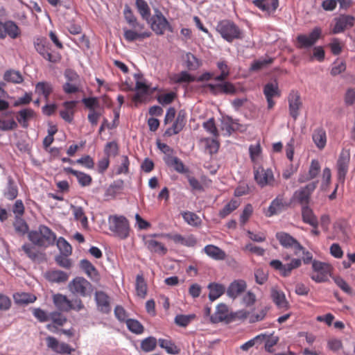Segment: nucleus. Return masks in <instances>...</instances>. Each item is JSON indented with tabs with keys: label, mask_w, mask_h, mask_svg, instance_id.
<instances>
[{
	"label": "nucleus",
	"mask_w": 355,
	"mask_h": 355,
	"mask_svg": "<svg viewBox=\"0 0 355 355\" xmlns=\"http://www.w3.org/2000/svg\"><path fill=\"white\" fill-rule=\"evenodd\" d=\"M273 62L272 58H261L252 62L250 66L251 71H258L266 67L268 64Z\"/></svg>",
	"instance_id": "e2e57ef3"
},
{
	"label": "nucleus",
	"mask_w": 355,
	"mask_h": 355,
	"mask_svg": "<svg viewBox=\"0 0 355 355\" xmlns=\"http://www.w3.org/2000/svg\"><path fill=\"white\" fill-rule=\"evenodd\" d=\"M216 66L220 71V74L214 78L216 81H223L230 75V67L225 60L217 62Z\"/></svg>",
	"instance_id": "09e8293b"
},
{
	"label": "nucleus",
	"mask_w": 355,
	"mask_h": 355,
	"mask_svg": "<svg viewBox=\"0 0 355 355\" xmlns=\"http://www.w3.org/2000/svg\"><path fill=\"white\" fill-rule=\"evenodd\" d=\"M125 323L128 329L132 333L141 334L144 332V327L138 320L135 319H128Z\"/></svg>",
	"instance_id": "5fc2aeb1"
},
{
	"label": "nucleus",
	"mask_w": 355,
	"mask_h": 355,
	"mask_svg": "<svg viewBox=\"0 0 355 355\" xmlns=\"http://www.w3.org/2000/svg\"><path fill=\"white\" fill-rule=\"evenodd\" d=\"M216 31L228 42L243 38V33L239 27L230 20H223L218 23Z\"/></svg>",
	"instance_id": "f03ea898"
},
{
	"label": "nucleus",
	"mask_w": 355,
	"mask_h": 355,
	"mask_svg": "<svg viewBox=\"0 0 355 355\" xmlns=\"http://www.w3.org/2000/svg\"><path fill=\"white\" fill-rule=\"evenodd\" d=\"M157 345V340L153 336H149L141 343V348L146 352H149L155 349Z\"/></svg>",
	"instance_id": "052dcab7"
},
{
	"label": "nucleus",
	"mask_w": 355,
	"mask_h": 355,
	"mask_svg": "<svg viewBox=\"0 0 355 355\" xmlns=\"http://www.w3.org/2000/svg\"><path fill=\"white\" fill-rule=\"evenodd\" d=\"M187 114L184 110L178 112L177 117L172 126L165 131V135L171 136L178 134L184 127L186 124Z\"/></svg>",
	"instance_id": "412c9836"
},
{
	"label": "nucleus",
	"mask_w": 355,
	"mask_h": 355,
	"mask_svg": "<svg viewBox=\"0 0 355 355\" xmlns=\"http://www.w3.org/2000/svg\"><path fill=\"white\" fill-rule=\"evenodd\" d=\"M36 51L45 60L55 63L59 60L58 55L51 53V45L46 38L39 37L34 40Z\"/></svg>",
	"instance_id": "7ed1b4c3"
},
{
	"label": "nucleus",
	"mask_w": 355,
	"mask_h": 355,
	"mask_svg": "<svg viewBox=\"0 0 355 355\" xmlns=\"http://www.w3.org/2000/svg\"><path fill=\"white\" fill-rule=\"evenodd\" d=\"M18 194V189L11 177L8 178V184L3 191V196L8 200H14Z\"/></svg>",
	"instance_id": "49530a36"
},
{
	"label": "nucleus",
	"mask_w": 355,
	"mask_h": 355,
	"mask_svg": "<svg viewBox=\"0 0 355 355\" xmlns=\"http://www.w3.org/2000/svg\"><path fill=\"white\" fill-rule=\"evenodd\" d=\"M322 36V29L316 26L309 35L300 34L296 37V47L309 49L313 46Z\"/></svg>",
	"instance_id": "423d86ee"
},
{
	"label": "nucleus",
	"mask_w": 355,
	"mask_h": 355,
	"mask_svg": "<svg viewBox=\"0 0 355 355\" xmlns=\"http://www.w3.org/2000/svg\"><path fill=\"white\" fill-rule=\"evenodd\" d=\"M17 126V123L14 119H0V130L2 131L12 130L16 129Z\"/></svg>",
	"instance_id": "69168bd1"
},
{
	"label": "nucleus",
	"mask_w": 355,
	"mask_h": 355,
	"mask_svg": "<svg viewBox=\"0 0 355 355\" xmlns=\"http://www.w3.org/2000/svg\"><path fill=\"white\" fill-rule=\"evenodd\" d=\"M53 90V85L50 82L41 81L35 85V93L42 95L46 101H48Z\"/></svg>",
	"instance_id": "58836bf2"
},
{
	"label": "nucleus",
	"mask_w": 355,
	"mask_h": 355,
	"mask_svg": "<svg viewBox=\"0 0 355 355\" xmlns=\"http://www.w3.org/2000/svg\"><path fill=\"white\" fill-rule=\"evenodd\" d=\"M271 297L273 302L279 309H288L289 305L284 293L276 288L271 289Z\"/></svg>",
	"instance_id": "bb28decb"
},
{
	"label": "nucleus",
	"mask_w": 355,
	"mask_h": 355,
	"mask_svg": "<svg viewBox=\"0 0 355 355\" xmlns=\"http://www.w3.org/2000/svg\"><path fill=\"white\" fill-rule=\"evenodd\" d=\"M302 265V259L298 258H293L288 263H282L277 259L272 260L270 266L274 269L278 270L282 277H286L291 275L294 269L298 268Z\"/></svg>",
	"instance_id": "1a4fd4ad"
},
{
	"label": "nucleus",
	"mask_w": 355,
	"mask_h": 355,
	"mask_svg": "<svg viewBox=\"0 0 355 355\" xmlns=\"http://www.w3.org/2000/svg\"><path fill=\"white\" fill-rule=\"evenodd\" d=\"M203 128L214 137H217L218 136V132L216 127L214 119L213 118L209 119L202 124Z\"/></svg>",
	"instance_id": "774afa93"
},
{
	"label": "nucleus",
	"mask_w": 355,
	"mask_h": 355,
	"mask_svg": "<svg viewBox=\"0 0 355 355\" xmlns=\"http://www.w3.org/2000/svg\"><path fill=\"white\" fill-rule=\"evenodd\" d=\"M239 204L235 200H230L225 207L219 211V216L222 218H225L233 211L237 209Z\"/></svg>",
	"instance_id": "4d7b16f0"
},
{
	"label": "nucleus",
	"mask_w": 355,
	"mask_h": 355,
	"mask_svg": "<svg viewBox=\"0 0 355 355\" xmlns=\"http://www.w3.org/2000/svg\"><path fill=\"white\" fill-rule=\"evenodd\" d=\"M312 268L313 272L311 275L312 280L316 283L325 282L331 273V266L324 262L317 260L312 261Z\"/></svg>",
	"instance_id": "0eeeda50"
},
{
	"label": "nucleus",
	"mask_w": 355,
	"mask_h": 355,
	"mask_svg": "<svg viewBox=\"0 0 355 355\" xmlns=\"http://www.w3.org/2000/svg\"><path fill=\"white\" fill-rule=\"evenodd\" d=\"M46 279L53 283H64L69 279V275L62 270H54L49 271L46 275Z\"/></svg>",
	"instance_id": "f704fd0d"
},
{
	"label": "nucleus",
	"mask_w": 355,
	"mask_h": 355,
	"mask_svg": "<svg viewBox=\"0 0 355 355\" xmlns=\"http://www.w3.org/2000/svg\"><path fill=\"white\" fill-rule=\"evenodd\" d=\"M276 238L284 248H292L293 254L295 256H299L301 250H303V246L294 237L286 232H277Z\"/></svg>",
	"instance_id": "9b49d317"
},
{
	"label": "nucleus",
	"mask_w": 355,
	"mask_h": 355,
	"mask_svg": "<svg viewBox=\"0 0 355 355\" xmlns=\"http://www.w3.org/2000/svg\"><path fill=\"white\" fill-rule=\"evenodd\" d=\"M181 214L184 220L191 226L197 227L201 223L200 217L193 212L184 211Z\"/></svg>",
	"instance_id": "3c124183"
},
{
	"label": "nucleus",
	"mask_w": 355,
	"mask_h": 355,
	"mask_svg": "<svg viewBox=\"0 0 355 355\" xmlns=\"http://www.w3.org/2000/svg\"><path fill=\"white\" fill-rule=\"evenodd\" d=\"M220 83L214 84L208 83L205 85L210 93L214 96L226 94L233 95L236 93V88L235 86L229 81H220Z\"/></svg>",
	"instance_id": "f8f14e48"
},
{
	"label": "nucleus",
	"mask_w": 355,
	"mask_h": 355,
	"mask_svg": "<svg viewBox=\"0 0 355 355\" xmlns=\"http://www.w3.org/2000/svg\"><path fill=\"white\" fill-rule=\"evenodd\" d=\"M221 129L225 131L227 135H230L235 130L233 120L230 117L224 119L221 122Z\"/></svg>",
	"instance_id": "338daca9"
},
{
	"label": "nucleus",
	"mask_w": 355,
	"mask_h": 355,
	"mask_svg": "<svg viewBox=\"0 0 355 355\" xmlns=\"http://www.w3.org/2000/svg\"><path fill=\"white\" fill-rule=\"evenodd\" d=\"M77 102L76 101H66L63 103L64 110L60 111V115L65 121L71 123L73 120L74 109Z\"/></svg>",
	"instance_id": "c85d7f7f"
},
{
	"label": "nucleus",
	"mask_w": 355,
	"mask_h": 355,
	"mask_svg": "<svg viewBox=\"0 0 355 355\" xmlns=\"http://www.w3.org/2000/svg\"><path fill=\"white\" fill-rule=\"evenodd\" d=\"M53 302L55 307L60 311L68 312L70 311V300L64 295L58 293L53 296Z\"/></svg>",
	"instance_id": "c756f323"
},
{
	"label": "nucleus",
	"mask_w": 355,
	"mask_h": 355,
	"mask_svg": "<svg viewBox=\"0 0 355 355\" xmlns=\"http://www.w3.org/2000/svg\"><path fill=\"white\" fill-rule=\"evenodd\" d=\"M321 171V166L319 161L316 159L311 160L307 173H300L297 182L300 184L308 182L318 177Z\"/></svg>",
	"instance_id": "6ab92c4d"
},
{
	"label": "nucleus",
	"mask_w": 355,
	"mask_h": 355,
	"mask_svg": "<svg viewBox=\"0 0 355 355\" xmlns=\"http://www.w3.org/2000/svg\"><path fill=\"white\" fill-rule=\"evenodd\" d=\"M64 171L69 174L74 175L82 187H87L91 184L92 179V177L83 172L76 171L71 167L64 168Z\"/></svg>",
	"instance_id": "7c9ffc66"
},
{
	"label": "nucleus",
	"mask_w": 355,
	"mask_h": 355,
	"mask_svg": "<svg viewBox=\"0 0 355 355\" xmlns=\"http://www.w3.org/2000/svg\"><path fill=\"white\" fill-rule=\"evenodd\" d=\"M173 79L176 83H189L196 80V78L187 71H182L180 73L175 75Z\"/></svg>",
	"instance_id": "13d9d810"
},
{
	"label": "nucleus",
	"mask_w": 355,
	"mask_h": 355,
	"mask_svg": "<svg viewBox=\"0 0 355 355\" xmlns=\"http://www.w3.org/2000/svg\"><path fill=\"white\" fill-rule=\"evenodd\" d=\"M302 220L305 223H307L313 227H317L318 221L317 217L314 215L312 209L307 205L302 206Z\"/></svg>",
	"instance_id": "c9c22d12"
},
{
	"label": "nucleus",
	"mask_w": 355,
	"mask_h": 355,
	"mask_svg": "<svg viewBox=\"0 0 355 355\" xmlns=\"http://www.w3.org/2000/svg\"><path fill=\"white\" fill-rule=\"evenodd\" d=\"M3 80L8 83L19 84L24 81V78L19 71L9 69L4 73Z\"/></svg>",
	"instance_id": "79ce46f5"
},
{
	"label": "nucleus",
	"mask_w": 355,
	"mask_h": 355,
	"mask_svg": "<svg viewBox=\"0 0 355 355\" xmlns=\"http://www.w3.org/2000/svg\"><path fill=\"white\" fill-rule=\"evenodd\" d=\"M204 252L207 256L215 260H224L226 257L225 252L214 245H206L204 248Z\"/></svg>",
	"instance_id": "e433bc0d"
},
{
	"label": "nucleus",
	"mask_w": 355,
	"mask_h": 355,
	"mask_svg": "<svg viewBox=\"0 0 355 355\" xmlns=\"http://www.w3.org/2000/svg\"><path fill=\"white\" fill-rule=\"evenodd\" d=\"M202 141L205 145V148L209 150V153L212 155L216 153L219 148V143L214 138H205Z\"/></svg>",
	"instance_id": "680f3d73"
},
{
	"label": "nucleus",
	"mask_w": 355,
	"mask_h": 355,
	"mask_svg": "<svg viewBox=\"0 0 355 355\" xmlns=\"http://www.w3.org/2000/svg\"><path fill=\"white\" fill-rule=\"evenodd\" d=\"M15 232L20 234L24 235L28 234V225L26 222L21 217L16 216L13 223Z\"/></svg>",
	"instance_id": "864d4df0"
},
{
	"label": "nucleus",
	"mask_w": 355,
	"mask_h": 355,
	"mask_svg": "<svg viewBox=\"0 0 355 355\" xmlns=\"http://www.w3.org/2000/svg\"><path fill=\"white\" fill-rule=\"evenodd\" d=\"M36 245L31 243H25L21 246L22 250L33 261H39L44 257V254L35 248Z\"/></svg>",
	"instance_id": "cd10ccee"
},
{
	"label": "nucleus",
	"mask_w": 355,
	"mask_h": 355,
	"mask_svg": "<svg viewBox=\"0 0 355 355\" xmlns=\"http://www.w3.org/2000/svg\"><path fill=\"white\" fill-rule=\"evenodd\" d=\"M187 68L190 71L197 70L201 65V61L191 53H187L184 57Z\"/></svg>",
	"instance_id": "de8ad7c7"
},
{
	"label": "nucleus",
	"mask_w": 355,
	"mask_h": 355,
	"mask_svg": "<svg viewBox=\"0 0 355 355\" xmlns=\"http://www.w3.org/2000/svg\"><path fill=\"white\" fill-rule=\"evenodd\" d=\"M331 180V171L328 167H326L322 171V180L320 183V189L322 191H326Z\"/></svg>",
	"instance_id": "bf43d9fd"
},
{
	"label": "nucleus",
	"mask_w": 355,
	"mask_h": 355,
	"mask_svg": "<svg viewBox=\"0 0 355 355\" xmlns=\"http://www.w3.org/2000/svg\"><path fill=\"white\" fill-rule=\"evenodd\" d=\"M80 268L92 280H97L98 272L94 265L87 259H82L80 261Z\"/></svg>",
	"instance_id": "4c0bfd02"
},
{
	"label": "nucleus",
	"mask_w": 355,
	"mask_h": 355,
	"mask_svg": "<svg viewBox=\"0 0 355 355\" xmlns=\"http://www.w3.org/2000/svg\"><path fill=\"white\" fill-rule=\"evenodd\" d=\"M95 300L97 307L103 313H108L110 309L109 296L103 291H96Z\"/></svg>",
	"instance_id": "2f4dec72"
},
{
	"label": "nucleus",
	"mask_w": 355,
	"mask_h": 355,
	"mask_svg": "<svg viewBox=\"0 0 355 355\" xmlns=\"http://www.w3.org/2000/svg\"><path fill=\"white\" fill-rule=\"evenodd\" d=\"M131 29L123 28L124 37L128 42H134L137 40H143L150 37L149 31H144V24L138 21L129 25Z\"/></svg>",
	"instance_id": "9d476101"
},
{
	"label": "nucleus",
	"mask_w": 355,
	"mask_h": 355,
	"mask_svg": "<svg viewBox=\"0 0 355 355\" xmlns=\"http://www.w3.org/2000/svg\"><path fill=\"white\" fill-rule=\"evenodd\" d=\"M136 6L141 17L149 21L150 17V9L145 0H136Z\"/></svg>",
	"instance_id": "8fccbe9b"
},
{
	"label": "nucleus",
	"mask_w": 355,
	"mask_h": 355,
	"mask_svg": "<svg viewBox=\"0 0 355 355\" xmlns=\"http://www.w3.org/2000/svg\"><path fill=\"white\" fill-rule=\"evenodd\" d=\"M209 289V299L214 302L220 297L225 291V287L221 284L211 283L208 286Z\"/></svg>",
	"instance_id": "ea45409f"
},
{
	"label": "nucleus",
	"mask_w": 355,
	"mask_h": 355,
	"mask_svg": "<svg viewBox=\"0 0 355 355\" xmlns=\"http://www.w3.org/2000/svg\"><path fill=\"white\" fill-rule=\"evenodd\" d=\"M288 110L290 116L295 121L300 115L302 106L300 95L297 92L291 91L288 96Z\"/></svg>",
	"instance_id": "a211bd4d"
},
{
	"label": "nucleus",
	"mask_w": 355,
	"mask_h": 355,
	"mask_svg": "<svg viewBox=\"0 0 355 355\" xmlns=\"http://www.w3.org/2000/svg\"><path fill=\"white\" fill-rule=\"evenodd\" d=\"M254 180L261 187L267 185L273 186L275 178L272 171L270 168L264 169L259 167L254 172Z\"/></svg>",
	"instance_id": "dca6fc26"
},
{
	"label": "nucleus",
	"mask_w": 355,
	"mask_h": 355,
	"mask_svg": "<svg viewBox=\"0 0 355 355\" xmlns=\"http://www.w3.org/2000/svg\"><path fill=\"white\" fill-rule=\"evenodd\" d=\"M286 206V203L284 202L283 195H278L272 200L265 214L267 217L277 215L284 209Z\"/></svg>",
	"instance_id": "5701e85b"
},
{
	"label": "nucleus",
	"mask_w": 355,
	"mask_h": 355,
	"mask_svg": "<svg viewBox=\"0 0 355 355\" xmlns=\"http://www.w3.org/2000/svg\"><path fill=\"white\" fill-rule=\"evenodd\" d=\"M135 290L138 297L144 298L147 293V284L142 274L136 277Z\"/></svg>",
	"instance_id": "37998d69"
},
{
	"label": "nucleus",
	"mask_w": 355,
	"mask_h": 355,
	"mask_svg": "<svg viewBox=\"0 0 355 355\" xmlns=\"http://www.w3.org/2000/svg\"><path fill=\"white\" fill-rule=\"evenodd\" d=\"M159 345L161 348L164 349L168 354H178L179 349L177 346L170 340L159 338L158 340Z\"/></svg>",
	"instance_id": "603ef678"
},
{
	"label": "nucleus",
	"mask_w": 355,
	"mask_h": 355,
	"mask_svg": "<svg viewBox=\"0 0 355 355\" xmlns=\"http://www.w3.org/2000/svg\"><path fill=\"white\" fill-rule=\"evenodd\" d=\"M28 238L33 245L44 249L53 245L56 241V234L44 225H40L37 230L30 231Z\"/></svg>",
	"instance_id": "f257e3e1"
},
{
	"label": "nucleus",
	"mask_w": 355,
	"mask_h": 355,
	"mask_svg": "<svg viewBox=\"0 0 355 355\" xmlns=\"http://www.w3.org/2000/svg\"><path fill=\"white\" fill-rule=\"evenodd\" d=\"M146 245L148 249L152 252L157 253L160 255H164L167 252V248L164 245L156 240L148 239L146 241Z\"/></svg>",
	"instance_id": "a19ab883"
},
{
	"label": "nucleus",
	"mask_w": 355,
	"mask_h": 355,
	"mask_svg": "<svg viewBox=\"0 0 355 355\" xmlns=\"http://www.w3.org/2000/svg\"><path fill=\"white\" fill-rule=\"evenodd\" d=\"M350 154L348 151H343L340 154L336 163L337 178L339 182L344 184L349 170Z\"/></svg>",
	"instance_id": "ddd939ff"
},
{
	"label": "nucleus",
	"mask_w": 355,
	"mask_h": 355,
	"mask_svg": "<svg viewBox=\"0 0 355 355\" xmlns=\"http://www.w3.org/2000/svg\"><path fill=\"white\" fill-rule=\"evenodd\" d=\"M246 288L247 284L245 280L236 279L229 285L226 291V294L230 298L234 300L243 293Z\"/></svg>",
	"instance_id": "4be33fe9"
},
{
	"label": "nucleus",
	"mask_w": 355,
	"mask_h": 355,
	"mask_svg": "<svg viewBox=\"0 0 355 355\" xmlns=\"http://www.w3.org/2000/svg\"><path fill=\"white\" fill-rule=\"evenodd\" d=\"M354 18L350 15H341L336 19V23L333 28V33L338 34L343 32L347 28L351 27L354 24Z\"/></svg>",
	"instance_id": "b1692460"
},
{
	"label": "nucleus",
	"mask_w": 355,
	"mask_h": 355,
	"mask_svg": "<svg viewBox=\"0 0 355 355\" xmlns=\"http://www.w3.org/2000/svg\"><path fill=\"white\" fill-rule=\"evenodd\" d=\"M13 297L15 303L19 305L33 303L37 299L34 295L28 293H16Z\"/></svg>",
	"instance_id": "c03bdc74"
},
{
	"label": "nucleus",
	"mask_w": 355,
	"mask_h": 355,
	"mask_svg": "<svg viewBox=\"0 0 355 355\" xmlns=\"http://www.w3.org/2000/svg\"><path fill=\"white\" fill-rule=\"evenodd\" d=\"M312 139L318 149H323L327 144V135L325 130L323 128L315 129L313 132Z\"/></svg>",
	"instance_id": "72a5a7b5"
},
{
	"label": "nucleus",
	"mask_w": 355,
	"mask_h": 355,
	"mask_svg": "<svg viewBox=\"0 0 355 355\" xmlns=\"http://www.w3.org/2000/svg\"><path fill=\"white\" fill-rule=\"evenodd\" d=\"M232 318V316H229V310L227 306L225 304L221 303L216 306L214 314L211 317V320L214 323L223 321L229 322Z\"/></svg>",
	"instance_id": "393cba45"
},
{
	"label": "nucleus",
	"mask_w": 355,
	"mask_h": 355,
	"mask_svg": "<svg viewBox=\"0 0 355 355\" xmlns=\"http://www.w3.org/2000/svg\"><path fill=\"white\" fill-rule=\"evenodd\" d=\"M252 3L261 11L271 13L277 10L279 0H252Z\"/></svg>",
	"instance_id": "a878e982"
},
{
	"label": "nucleus",
	"mask_w": 355,
	"mask_h": 355,
	"mask_svg": "<svg viewBox=\"0 0 355 355\" xmlns=\"http://www.w3.org/2000/svg\"><path fill=\"white\" fill-rule=\"evenodd\" d=\"M21 35V30L17 24L12 20L4 22L0 21V39H5L9 36L11 39H16Z\"/></svg>",
	"instance_id": "f3484780"
},
{
	"label": "nucleus",
	"mask_w": 355,
	"mask_h": 355,
	"mask_svg": "<svg viewBox=\"0 0 355 355\" xmlns=\"http://www.w3.org/2000/svg\"><path fill=\"white\" fill-rule=\"evenodd\" d=\"M318 182L319 181L318 180H313L296 190L293 196L294 200L297 201L302 206L307 205L309 202L311 194L318 187Z\"/></svg>",
	"instance_id": "6e6552de"
},
{
	"label": "nucleus",
	"mask_w": 355,
	"mask_h": 355,
	"mask_svg": "<svg viewBox=\"0 0 355 355\" xmlns=\"http://www.w3.org/2000/svg\"><path fill=\"white\" fill-rule=\"evenodd\" d=\"M152 236H153V237H156V236L166 237V238H168V239L172 240L176 244H180L182 245L187 246V247H193L196 244V240L195 237L192 235L184 237L179 234H155L152 235Z\"/></svg>",
	"instance_id": "aec40b11"
},
{
	"label": "nucleus",
	"mask_w": 355,
	"mask_h": 355,
	"mask_svg": "<svg viewBox=\"0 0 355 355\" xmlns=\"http://www.w3.org/2000/svg\"><path fill=\"white\" fill-rule=\"evenodd\" d=\"M266 334H259V335L255 336L254 338H253L252 339L248 340V342L243 343L241 346V349L243 351H247L250 347H253L257 343H261L263 340L266 339Z\"/></svg>",
	"instance_id": "0e129e2a"
},
{
	"label": "nucleus",
	"mask_w": 355,
	"mask_h": 355,
	"mask_svg": "<svg viewBox=\"0 0 355 355\" xmlns=\"http://www.w3.org/2000/svg\"><path fill=\"white\" fill-rule=\"evenodd\" d=\"M148 21L150 22L152 30L157 35H163L166 30L170 32H173L172 26L166 18L163 15L162 12L158 9L155 10V14L152 17H150Z\"/></svg>",
	"instance_id": "39448f33"
},
{
	"label": "nucleus",
	"mask_w": 355,
	"mask_h": 355,
	"mask_svg": "<svg viewBox=\"0 0 355 355\" xmlns=\"http://www.w3.org/2000/svg\"><path fill=\"white\" fill-rule=\"evenodd\" d=\"M165 162L168 166H172L175 171L180 173L186 172L183 162L177 157L167 156L165 158Z\"/></svg>",
	"instance_id": "a18cd8bd"
},
{
	"label": "nucleus",
	"mask_w": 355,
	"mask_h": 355,
	"mask_svg": "<svg viewBox=\"0 0 355 355\" xmlns=\"http://www.w3.org/2000/svg\"><path fill=\"white\" fill-rule=\"evenodd\" d=\"M55 242L60 251V254H63L67 256H69L71 254L72 248L64 238L60 236Z\"/></svg>",
	"instance_id": "6e6d98bb"
},
{
	"label": "nucleus",
	"mask_w": 355,
	"mask_h": 355,
	"mask_svg": "<svg viewBox=\"0 0 355 355\" xmlns=\"http://www.w3.org/2000/svg\"><path fill=\"white\" fill-rule=\"evenodd\" d=\"M68 287L71 293L83 297L88 295L92 290V284L81 277L74 278L69 282Z\"/></svg>",
	"instance_id": "4468645a"
},
{
	"label": "nucleus",
	"mask_w": 355,
	"mask_h": 355,
	"mask_svg": "<svg viewBox=\"0 0 355 355\" xmlns=\"http://www.w3.org/2000/svg\"><path fill=\"white\" fill-rule=\"evenodd\" d=\"M263 93L266 97L268 109L271 110L275 105L273 98L281 96V90L279 88L278 83L276 80L267 83L263 89Z\"/></svg>",
	"instance_id": "2eb2a0df"
},
{
	"label": "nucleus",
	"mask_w": 355,
	"mask_h": 355,
	"mask_svg": "<svg viewBox=\"0 0 355 355\" xmlns=\"http://www.w3.org/2000/svg\"><path fill=\"white\" fill-rule=\"evenodd\" d=\"M130 230V225L125 217L112 216V236L125 239L129 236Z\"/></svg>",
	"instance_id": "20e7f679"
},
{
	"label": "nucleus",
	"mask_w": 355,
	"mask_h": 355,
	"mask_svg": "<svg viewBox=\"0 0 355 355\" xmlns=\"http://www.w3.org/2000/svg\"><path fill=\"white\" fill-rule=\"evenodd\" d=\"M35 112L31 108H24L19 110L16 116L17 122L24 128H28V121L33 118Z\"/></svg>",
	"instance_id": "473e14b6"
}]
</instances>
